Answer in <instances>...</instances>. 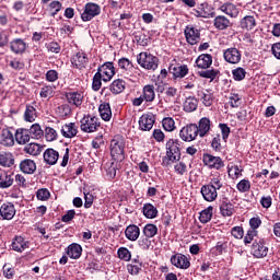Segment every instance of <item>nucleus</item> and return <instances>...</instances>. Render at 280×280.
<instances>
[{"mask_svg":"<svg viewBox=\"0 0 280 280\" xmlns=\"http://www.w3.org/2000/svg\"><path fill=\"white\" fill-rule=\"evenodd\" d=\"M182 144L183 142L177 139L166 141V155L162 159L161 165L170 167L173 163H177L182 159Z\"/></svg>","mask_w":280,"mask_h":280,"instance_id":"nucleus-1","label":"nucleus"},{"mask_svg":"<svg viewBox=\"0 0 280 280\" xmlns=\"http://www.w3.org/2000/svg\"><path fill=\"white\" fill-rule=\"evenodd\" d=\"M126 138L124 136H114V138L110 141V155L113 161L119 163L121 165V162L126 159Z\"/></svg>","mask_w":280,"mask_h":280,"instance_id":"nucleus-2","label":"nucleus"},{"mask_svg":"<svg viewBox=\"0 0 280 280\" xmlns=\"http://www.w3.org/2000/svg\"><path fill=\"white\" fill-rule=\"evenodd\" d=\"M138 65L145 70L155 71L160 66V58L153 54L140 52L137 57Z\"/></svg>","mask_w":280,"mask_h":280,"instance_id":"nucleus-3","label":"nucleus"},{"mask_svg":"<svg viewBox=\"0 0 280 280\" xmlns=\"http://www.w3.org/2000/svg\"><path fill=\"white\" fill-rule=\"evenodd\" d=\"M80 128L81 131L88 133L98 131L101 128V119L91 114L84 115L83 118H81Z\"/></svg>","mask_w":280,"mask_h":280,"instance_id":"nucleus-4","label":"nucleus"},{"mask_svg":"<svg viewBox=\"0 0 280 280\" xmlns=\"http://www.w3.org/2000/svg\"><path fill=\"white\" fill-rule=\"evenodd\" d=\"M101 14V5L95 2H86L84 5L83 13H81V21L90 22L94 18L100 16Z\"/></svg>","mask_w":280,"mask_h":280,"instance_id":"nucleus-5","label":"nucleus"},{"mask_svg":"<svg viewBox=\"0 0 280 280\" xmlns=\"http://www.w3.org/2000/svg\"><path fill=\"white\" fill-rule=\"evenodd\" d=\"M198 137V124H187L179 130V138L186 142L196 140Z\"/></svg>","mask_w":280,"mask_h":280,"instance_id":"nucleus-6","label":"nucleus"},{"mask_svg":"<svg viewBox=\"0 0 280 280\" xmlns=\"http://www.w3.org/2000/svg\"><path fill=\"white\" fill-rule=\"evenodd\" d=\"M184 35L186 37V43L189 45H197L201 40V33L199 28L192 26V24H188L184 31Z\"/></svg>","mask_w":280,"mask_h":280,"instance_id":"nucleus-7","label":"nucleus"},{"mask_svg":"<svg viewBox=\"0 0 280 280\" xmlns=\"http://www.w3.org/2000/svg\"><path fill=\"white\" fill-rule=\"evenodd\" d=\"M203 165L208 166L209 170L220 171L225 166V163L220 156L203 153Z\"/></svg>","mask_w":280,"mask_h":280,"instance_id":"nucleus-8","label":"nucleus"},{"mask_svg":"<svg viewBox=\"0 0 280 280\" xmlns=\"http://www.w3.org/2000/svg\"><path fill=\"white\" fill-rule=\"evenodd\" d=\"M269 252L268 246L266 245L265 241L262 238H258V241H254L252 244V255L255 258H265L267 257Z\"/></svg>","mask_w":280,"mask_h":280,"instance_id":"nucleus-9","label":"nucleus"},{"mask_svg":"<svg viewBox=\"0 0 280 280\" xmlns=\"http://www.w3.org/2000/svg\"><path fill=\"white\" fill-rule=\"evenodd\" d=\"M219 210L223 218H232L236 212L234 203H232L226 197L220 199Z\"/></svg>","mask_w":280,"mask_h":280,"instance_id":"nucleus-10","label":"nucleus"},{"mask_svg":"<svg viewBox=\"0 0 280 280\" xmlns=\"http://www.w3.org/2000/svg\"><path fill=\"white\" fill-rule=\"evenodd\" d=\"M171 264L180 270H188V268L191 266L190 258L184 254L172 255Z\"/></svg>","mask_w":280,"mask_h":280,"instance_id":"nucleus-11","label":"nucleus"},{"mask_svg":"<svg viewBox=\"0 0 280 280\" xmlns=\"http://www.w3.org/2000/svg\"><path fill=\"white\" fill-rule=\"evenodd\" d=\"M223 58L230 65H238L242 61V50L238 48H228L223 50Z\"/></svg>","mask_w":280,"mask_h":280,"instance_id":"nucleus-12","label":"nucleus"},{"mask_svg":"<svg viewBox=\"0 0 280 280\" xmlns=\"http://www.w3.org/2000/svg\"><path fill=\"white\" fill-rule=\"evenodd\" d=\"M98 69L101 71L103 82L105 83L110 82V80L116 74V68L114 67L113 61L102 63V66H100Z\"/></svg>","mask_w":280,"mask_h":280,"instance_id":"nucleus-13","label":"nucleus"},{"mask_svg":"<svg viewBox=\"0 0 280 280\" xmlns=\"http://www.w3.org/2000/svg\"><path fill=\"white\" fill-rule=\"evenodd\" d=\"M10 50L15 54L16 56H22V54L26 52L28 47L27 42L21 39V37H15L9 43Z\"/></svg>","mask_w":280,"mask_h":280,"instance_id":"nucleus-14","label":"nucleus"},{"mask_svg":"<svg viewBox=\"0 0 280 280\" xmlns=\"http://www.w3.org/2000/svg\"><path fill=\"white\" fill-rule=\"evenodd\" d=\"M156 122V116L153 114H143L139 118V128L142 131L152 130L154 124Z\"/></svg>","mask_w":280,"mask_h":280,"instance_id":"nucleus-15","label":"nucleus"},{"mask_svg":"<svg viewBox=\"0 0 280 280\" xmlns=\"http://www.w3.org/2000/svg\"><path fill=\"white\" fill-rule=\"evenodd\" d=\"M200 194L203 197V200H206L207 202L215 201L219 196V194L215 192V189L212 186L211 182L201 186Z\"/></svg>","mask_w":280,"mask_h":280,"instance_id":"nucleus-16","label":"nucleus"},{"mask_svg":"<svg viewBox=\"0 0 280 280\" xmlns=\"http://www.w3.org/2000/svg\"><path fill=\"white\" fill-rule=\"evenodd\" d=\"M213 124L210 118L207 116H203V118H200L197 124V135L199 137H206L209 131L212 130Z\"/></svg>","mask_w":280,"mask_h":280,"instance_id":"nucleus-17","label":"nucleus"},{"mask_svg":"<svg viewBox=\"0 0 280 280\" xmlns=\"http://www.w3.org/2000/svg\"><path fill=\"white\" fill-rule=\"evenodd\" d=\"M130 264H127V272L131 276H139L143 270V260L140 259V256L130 259Z\"/></svg>","mask_w":280,"mask_h":280,"instance_id":"nucleus-18","label":"nucleus"},{"mask_svg":"<svg viewBox=\"0 0 280 280\" xmlns=\"http://www.w3.org/2000/svg\"><path fill=\"white\" fill-rule=\"evenodd\" d=\"M71 62L75 69H79V70L85 69L89 62L88 54L83 51L77 52L75 55L72 56Z\"/></svg>","mask_w":280,"mask_h":280,"instance_id":"nucleus-19","label":"nucleus"},{"mask_svg":"<svg viewBox=\"0 0 280 280\" xmlns=\"http://www.w3.org/2000/svg\"><path fill=\"white\" fill-rule=\"evenodd\" d=\"M15 214L16 210L13 202H4L0 207V215L3 220H12Z\"/></svg>","mask_w":280,"mask_h":280,"instance_id":"nucleus-20","label":"nucleus"},{"mask_svg":"<svg viewBox=\"0 0 280 280\" xmlns=\"http://www.w3.org/2000/svg\"><path fill=\"white\" fill-rule=\"evenodd\" d=\"M12 249L15 250V253H23V250L28 249L31 246V242L26 241L23 236H15L12 241Z\"/></svg>","mask_w":280,"mask_h":280,"instance_id":"nucleus-21","label":"nucleus"},{"mask_svg":"<svg viewBox=\"0 0 280 280\" xmlns=\"http://www.w3.org/2000/svg\"><path fill=\"white\" fill-rule=\"evenodd\" d=\"M171 74H173L174 79H184L189 73V68L184 63L183 66H174L172 63L168 68Z\"/></svg>","mask_w":280,"mask_h":280,"instance_id":"nucleus-22","label":"nucleus"},{"mask_svg":"<svg viewBox=\"0 0 280 280\" xmlns=\"http://www.w3.org/2000/svg\"><path fill=\"white\" fill-rule=\"evenodd\" d=\"M78 132L79 127L75 122H68L61 127V136L66 139H73V137L78 136Z\"/></svg>","mask_w":280,"mask_h":280,"instance_id":"nucleus-23","label":"nucleus"},{"mask_svg":"<svg viewBox=\"0 0 280 280\" xmlns=\"http://www.w3.org/2000/svg\"><path fill=\"white\" fill-rule=\"evenodd\" d=\"M141 230L137 224H129L125 229V236L130 242H137L140 237Z\"/></svg>","mask_w":280,"mask_h":280,"instance_id":"nucleus-24","label":"nucleus"},{"mask_svg":"<svg viewBox=\"0 0 280 280\" xmlns=\"http://www.w3.org/2000/svg\"><path fill=\"white\" fill-rule=\"evenodd\" d=\"M197 97L205 106H212L215 100L214 94L209 92V90H198Z\"/></svg>","mask_w":280,"mask_h":280,"instance_id":"nucleus-25","label":"nucleus"},{"mask_svg":"<svg viewBox=\"0 0 280 280\" xmlns=\"http://www.w3.org/2000/svg\"><path fill=\"white\" fill-rule=\"evenodd\" d=\"M60 158L59 153L55 149H47L44 151L43 159L46 165L54 166L58 163V159Z\"/></svg>","mask_w":280,"mask_h":280,"instance_id":"nucleus-26","label":"nucleus"},{"mask_svg":"<svg viewBox=\"0 0 280 280\" xmlns=\"http://www.w3.org/2000/svg\"><path fill=\"white\" fill-rule=\"evenodd\" d=\"M37 170L36 163L32 159H24L20 162V171L23 174H35V171Z\"/></svg>","mask_w":280,"mask_h":280,"instance_id":"nucleus-27","label":"nucleus"},{"mask_svg":"<svg viewBox=\"0 0 280 280\" xmlns=\"http://www.w3.org/2000/svg\"><path fill=\"white\" fill-rule=\"evenodd\" d=\"M213 26L219 31H225L232 27V22L225 15H217L213 19Z\"/></svg>","mask_w":280,"mask_h":280,"instance_id":"nucleus-28","label":"nucleus"},{"mask_svg":"<svg viewBox=\"0 0 280 280\" xmlns=\"http://www.w3.org/2000/svg\"><path fill=\"white\" fill-rule=\"evenodd\" d=\"M212 61H213V58L211 54H201L196 59V65L198 69H202V71H205V69H209V67L212 66Z\"/></svg>","mask_w":280,"mask_h":280,"instance_id":"nucleus-29","label":"nucleus"},{"mask_svg":"<svg viewBox=\"0 0 280 280\" xmlns=\"http://www.w3.org/2000/svg\"><path fill=\"white\" fill-rule=\"evenodd\" d=\"M15 165V156L10 151L0 152V166L12 167Z\"/></svg>","mask_w":280,"mask_h":280,"instance_id":"nucleus-30","label":"nucleus"},{"mask_svg":"<svg viewBox=\"0 0 280 280\" xmlns=\"http://www.w3.org/2000/svg\"><path fill=\"white\" fill-rule=\"evenodd\" d=\"M66 98L68 101V104L77 106L79 108L84 101L83 94L80 92H68L66 93Z\"/></svg>","mask_w":280,"mask_h":280,"instance_id":"nucleus-31","label":"nucleus"},{"mask_svg":"<svg viewBox=\"0 0 280 280\" xmlns=\"http://www.w3.org/2000/svg\"><path fill=\"white\" fill-rule=\"evenodd\" d=\"M31 140V136H30V129L26 128H19L15 131V141L18 144L23 145L28 143V141Z\"/></svg>","mask_w":280,"mask_h":280,"instance_id":"nucleus-32","label":"nucleus"},{"mask_svg":"<svg viewBox=\"0 0 280 280\" xmlns=\"http://www.w3.org/2000/svg\"><path fill=\"white\" fill-rule=\"evenodd\" d=\"M37 117H38V110L36 109V107L27 103L23 114L24 121L35 122Z\"/></svg>","mask_w":280,"mask_h":280,"instance_id":"nucleus-33","label":"nucleus"},{"mask_svg":"<svg viewBox=\"0 0 280 280\" xmlns=\"http://www.w3.org/2000/svg\"><path fill=\"white\" fill-rule=\"evenodd\" d=\"M66 253L71 259H79L81 258L83 248L79 243H71V245H68Z\"/></svg>","mask_w":280,"mask_h":280,"instance_id":"nucleus-34","label":"nucleus"},{"mask_svg":"<svg viewBox=\"0 0 280 280\" xmlns=\"http://www.w3.org/2000/svg\"><path fill=\"white\" fill-rule=\"evenodd\" d=\"M1 144L4 145L5 148H12V145L15 144L14 136L10 129L4 128L2 129L1 132Z\"/></svg>","mask_w":280,"mask_h":280,"instance_id":"nucleus-35","label":"nucleus"},{"mask_svg":"<svg viewBox=\"0 0 280 280\" xmlns=\"http://www.w3.org/2000/svg\"><path fill=\"white\" fill-rule=\"evenodd\" d=\"M126 84L127 83L124 79H116L109 85V91L113 93V95H120V93L126 91Z\"/></svg>","mask_w":280,"mask_h":280,"instance_id":"nucleus-36","label":"nucleus"},{"mask_svg":"<svg viewBox=\"0 0 280 280\" xmlns=\"http://www.w3.org/2000/svg\"><path fill=\"white\" fill-rule=\"evenodd\" d=\"M98 113L101 115V118L104 121H110V119L113 117V110L110 108V103H107V102L101 103L98 106Z\"/></svg>","mask_w":280,"mask_h":280,"instance_id":"nucleus-37","label":"nucleus"},{"mask_svg":"<svg viewBox=\"0 0 280 280\" xmlns=\"http://www.w3.org/2000/svg\"><path fill=\"white\" fill-rule=\"evenodd\" d=\"M143 98L147 103L152 104L156 98L155 86L153 84L144 85L142 90Z\"/></svg>","mask_w":280,"mask_h":280,"instance_id":"nucleus-38","label":"nucleus"},{"mask_svg":"<svg viewBox=\"0 0 280 280\" xmlns=\"http://www.w3.org/2000/svg\"><path fill=\"white\" fill-rule=\"evenodd\" d=\"M240 26L244 31H253L254 27L257 26V22L254 15H245L242 20H240Z\"/></svg>","mask_w":280,"mask_h":280,"instance_id":"nucleus-39","label":"nucleus"},{"mask_svg":"<svg viewBox=\"0 0 280 280\" xmlns=\"http://www.w3.org/2000/svg\"><path fill=\"white\" fill-rule=\"evenodd\" d=\"M220 10L221 12L228 14L231 18H237L240 14L238 7H236L232 2H224V4L220 7Z\"/></svg>","mask_w":280,"mask_h":280,"instance_id":"nucleus-40","label":"nucleus"},{"mask_svg":"<svg viewBox=\"0 0 280 280\" xmlns=\"http://www.w3.org/2000/svg\"><path fill=\"white\" fill-rule=\"evenodd\" d=\"M199 105V100L195 96H188L186 97L184 102V112L185 113H195L197 110Z\"/></svg>","mask_w":280,"mask_h":280,"instance_id":"nucleus-41","label":"nucleus"},{"mask_svg":"<svg viewBox=\"0 0 280 280\" xmlns=\"http://www.w3.org/2000/svg\"><path fill=\"white\" fill-rule=\"evenodd\" d=\"M142 213L147 219H155L159 215V210L153 203L147 202L142 208Z\"/></svg>","mask_w":280,"mask_h":280,"instance_id":"nucleus-42","label":"nucleus"},{"mask_svg":"<svg viewBox=\"0 0 280 280\" xmlns=\"http://www.w3.org/2000/svg\"><path fill=\"white\" fill-rule=\"evenodd\" d=\"M14 184V177L8 172L0 173V188L8 189Z\"/></svg>","mask_w":280,"mask_h":280,"instance_id":"nucleus-43","label":"nucleus"},{"mask_svg":"<svg viewBox=\"0 0 280 280\" xmlns=\"http://www.w3.org/2000/svg\"><path fill=\"white\" fill-rule=\"evenodd\" d=\"M44 147L38 144L37 142H30L26 147H24V152L27 154H32L33 156H38Z\"/></svg>","mask_w":280,"mask_h":280,"instance_id":"nucleus-44","label":"nucleus"},{"mask_svg":"<svg viewBox=\"0 0 280 280\" xmlns=\"http://www.w3.org/2000/svg\"><path fill=\"white\" fill-rule=\"evenodd\" d=\"M30 138L32 139H42L45 136L44 129H42L39 124H33L32 127L28 129Z\"/></svg>","mask_w":280,"mask_h":280,"instance_id":"nucleus-45","label":"nucleus"},{"mask_svg":"<svg viewBox=\"0 0 280 280\" xmlns=\"http://www.w3.org/2000/svg\"><path fill=\"white\" fill-rule=\"evenodd\" d=\"M143 235L148 236L149 240L156 236L159 233V228L156 224L148 223L144 225V229L142 230Z\"/></svg>","mask_w":280,"mask_h":280,"instance_id":"nucleus-46","label":"nucleus"},{"mask_svg":"<svg viewBox=\"0 0 280 280\" xmlns=\"http://www.w3.org/2000/svg\"><path fill=\"white\" fill-rule=\"evenodd\" d=\"M133 38L141 47H148L151 37H148L143 32H136L133 33Z\"/></svg>","mask_w":280,"mask_h":280,"instance_id":"nucleus-47","label":"nucleus"},{"mask_svg":"<svg viewBox=\"0 0 280 280\" xmlns=\"http://www.w3.org/2000/svg\"><path fill=\"white\" fill-rule=\"evenodd\" d=\"M213 215V207L210 206L200 212L199 222L206 224L211 222Z\"/></svg>","mask_w":280,"mask_h":280,"instance_id":"nucleus-48","label":"nucleus"},{"mask_svg":"<svg viewBox=\"0 0 280 280\" xmlns=\"http://www.w3.org/2000/svg\"><path fill=\"white\" fill-rule=\"evenodd\" d=\"M103 77L100 67L97 68V72H95L93 80H92V90L94 92L101 91V88L103 85L102 83Z\"/></svg>","mask_w":280,"mask_h":280,"instance_id":"nucleus-49","label":"nucleus"},{"mask_svg":"<svg viewBox=\"0 0 280 280\" xmlns=\"http://www.w3.org/2000/svg\"><path fill=\"white\" fill-rule=\"evenodd\" d=\"M198 74L200 78L210 79V81L213 82V80H215V78H218V75L220 74V71L215 70L214 68H212L211 70H208L207 68L202 71H198Z\"/></svg>","mask_w":280,"mask_h":280,"instance_id":"nucleus-50","label":"nucleus"},{"mask_svg":"<svg viewBox=\"0 0 280 280\" xmlns=\"http://www.w3.org/2000/svg\"><path fill=\"white\" fill-rule=\"evenodd\" d=\"M118 68L124 71H133V62L129 58L122 57L118 59Z\"/></svg>","mask_w":280,"mask_h":280,"instance_id":"nucleus-51","label":"nucleus"},{"mask_svg":"<svg viewBox=\"0 0 280 280\" xmlns=\"http://www.w3.org/2000/svg\"><path fill=\"white\" fill-rule=\"evenodd\" d=\"M117 254H118V258L121 261L128 262V261H131V259H132V254L128 249V247H124V246L119 247Z\"/></svg>","mask_w":280,"mask_h":280,"instance_id":"nucleus-52","label":"nucleus"},{"mask_svg":"<svg viewBox=\"0 0 280 280\" xmlns=\"http://www.w3.org/2000/svg\"><path fill=\"white\" fill-rule=\"evenodd\" d=\"M120 170H121V164H119L118 162L115 164L113 162L110 166L106 168L107 178H109L110 180L115 179L117 176V171H120Z\"/></svg>","mask_w":280,"mask_h":280,"instance_id":"nucleus-53","label":"nucleus"},{"mask_svg":"<svg viewBox=\"0 0 280 280\" xmlns=\"http://www.w3.org/2000/svg\"><path fill=\"white\" fill-rule=\"evenodd\" d=\"M246 70L243 67H237L234 68V70H232V78L236 81V82H242V80H245L246 78Z\"/></svg>","mask_w":280,"mask_h":280,"instance_id":"nucleus-54","label":"nucleus"},{"mask_svg":"<svg viewBox=\"0 0 280 280\" xmlns=\"http://www.w3.org/2000/svg\"><path fill=\"white\" fill-rule=\"evenodd\" d=\"M162 126H163V129L168 132L176 130V122L171 117L164 118L162 120Z\"/></svg>","mask_w":280,"mask_h":280,"instance_id":"nucleus-55","label":"nucleus"},{"mask_svg":"<svg viewBox=\"0 0 280 280\" xmlns=\"http://www.w3.org/2000/svg\"><path fill=\"white\" fill-rule=\"evenodd\" d=\"M56 113L59 115L60 118L65 119L71 115V106L63 104L57 107Z\"/></svg>","mask_w":280,"mask_h":280,"instance_id":"nucleus-56","label":"nucleus"},{"mask_svg":"<svg viewBox=\"0 0 280 280\" xmlns=\"http://www.w3.org/2000/svg\"><path fill=\"white\" fill-rule=\"evenodd\" d=\"M138 245L140 246L141 249L149 250L152 246V241L147 236V234H143L139 238Z\"/></svg>","mask_w":280,"mask_h":280,"instance_id":"nucleus-57","label":"nucleus"},{"mask_svg":"<svg viewBox=\"0 0 280 280\" xmlns=\"http://www.w3.org/2000/svg\"><path fill=\"white\" fill-rule=\"evenodd\" d=\"M45 137L47 141H55L58 140V132L57 129L52 127H46L45 130Z\"/></svg>","mask_w":280,"mask_h":280,"instance_id":"nucleus-58","label":"nucleus"},{"mask_svg":"<svg viewBox=\"0 0 280 280\" xmlns=\"http://www.w3.org/2000/svg\"><path fill=\"white\" fill-rule=\"evenodd\" d=\"M174 172L175 174L179 175V176H184L187 174L188 172V167L186 165L185 162H177L175 165H174Z\"/></svg>","mask_w":280,"mask_h":280,"instance_id":"nucleus-59","label":"nucleus"},{"mask_svg":"<svg viewBox=\"0 0 280 280\" xmlns=\"http://www.w3.org/2000/svg\"><path fill=\"white\" fill-rule=\"evenodd\" d=\"M55 95V90L52 85H43L39 92V96L47 98V97H52Z\"/></svg>","mask_w":280,"mask_h":280,"instance_id":"nucleus-60","label":"nucleus"},{"mask_svg":"<svg viewBox=\"0 0 280 280\" xmlns=\"http://www.w3.org/2000/svg\"><path fill=\"white\" fill-rule=\"evenodd\" d=\"M242 104V97L238 93H231L230 94V106L232 108H238Z\"/></svg>","mask_w":280,"mask_h":280,"instance_id":"nucleus-61","label":"nucleus"},{"mask_svg":"<svg viewBox=\"0 0 280 280\" xmlns=\"http://www.w3.org/2000/svg\"><path fill=\"white\" fill-rule=\"evenodd\" d=\"M236 188L238 189L240 192H248L249 189L252 188L250 180L248 179H242L238 182L236 185Z\"/></svg>","mask_w":280,"mask_h":280,"instance_id":"nucleus-62","label":"nucleus"},{"mask_svg":"<svg viewBox=\"0 0 280 280\" xmlns=\"http://www.w3.org/2000/svg\"><path fill=\"white\" fill-rule=\"evenodd\" d=\"M49 9L51 11L50 16L55 18L56 14H58L60 12V10L62 9V4L60 1H52L49 3Z\"/></svg>","mask_w":280,"mask_h":280,"instance_id":"nucleus-63","label":"nucleus"},{"mask_svg":"<svg viewBox=\"0 0 280 280\" xmlns=\"http://www.w3.org/2000/svg\"><path fill=\"white\" fill-rule=\"evenodd\" d=\"M228 248V242H218L217 246L213 247V250L215 252V255H222L223 253H226Z\"/></svg>","mask_w":280,"mask_h":280,"instance_id":"nucleus-64","label":"nucleus"}]
</instances>
